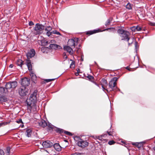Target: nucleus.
<instances>
[{
    "label": "nucleus",
    "mask_w": 155,
    "mask_h": 155,
    "mask_svg": "<svg viewBox=\"0 0 155 155\" xmlns=\"http://www.w3.org/2000/svg\"><path fill=\"white\" fill-rule=\"evenodd\" d=\"M108 30H109L110 31L114 33L115 31V28H108L104 29L103 31H108Z\"/></svg>",
    "instance_id": "obj_31"
},
{
    "label": "nucleus",
    "mask_w": 155,
    "mask_h": 155,
    "mask_svg": "<svg viewBox=\"0 0 155 155\" xmlns=\"http://www.w3.org/2000/svg\"><path fill=\"white\" fill-rule=\"evenodd\" d=\"M101 31V30L99 29H95L93 30L88 31L86 32V34L87 35H91L100 32Z\"/></svg>",
    "instance_id": "obj_13"
},
{
    "label": "nucleus",
    "mask_w": 155,
    "mask_h": 155,
    "mask_svg": "<svg viewBox=\"0 0 155 155\" xmlns=\"http://www.w3.org/2000/svg\"><path fill=\"white\" fill-rule=\"evenodd\" d=\"M27 65L28 67V70L29 71H32V65L31 63V61L30 60L28 59L26 60V62Z\"/></svg>",
    "instance_id": "obj_15"
},
{
    "label": "nucleus",
    "mask_w": 155,
    "mask_h": 155,
    "mask_svg": "<svg viewBox=\"0 0 155 155\" xmlns=\"http://www.w3.org/2000/svg\"><path fill=\"white\" fill-rule=\"evenodd\" d=\"M7 101V98L4 96H1L0 97V102H5Z\"/></svg>",
    "instance_id": "obj_30"
},
{
    "label": "nucleus",
    "mask_w": 155,
    "mask_h": 155,
    "mask_svg": "<svg viewBox=\"0 0 155 155\" xmlns=\"http://www.w3.org/2000/svg\"><path fill=\"white\" fill-rule=\"evenodd\" d=\"M49 47L51 49H57L58 48H62L60 46L55 44H50Z\"/></svg>",
    "instance_id": "obj_14"
},
{
    "label": "nucleus",
    "mask_w": 155,
    "mask_h": 155,
    "mask_svg": "<svg viewBox=\"0 0 155 155\" xmlns=\"http://www.w3.org/2000/svg\"><path fill=\"white\" fill-rule=\"evenodd\" d=\"M105 135H106V134H104V135H101V136H98V139L99 140H102V137H104V136H105Z\"/></svg>",
    "instance_id": "obj_44"
},
{
    "label": "nucleus",
    "mask_w": 155,
    "mask_h": 155,
    "mask_svg": "<svg viewBox=\"0 0 155 155\" xmlns=\"http://www.w3.org/2000/svg\"><path fill=\"white\" fill-rule=\"evenodd\" d=\"M47 126L49 127V128H50L51 129L54 130V128L55 127L52 124H51L50 123H48V124H47Z\"/></svg>",
    "instance_id": "obj_32"
},
{
    "label": "nucleus",
    "mask_w": 155,
    "mask_h": 155,
    "mask_svg": "<svg viewBox=\"0 0 155 155\" xmlns=\"http://www.w3.org/2000/svg\"><path fill=\"white\" fill-rule=\"evenodd\" d=\"M136 31H140L142 29V28L140 26H136Z\"/></svg>",
    "instance_id": "obj_38"
},
{
    "label": "nucleus",
    "mask_w": 155,
    "mask_h": 155,
    "mask_svg": "<svg viewBox=\"0 0 155 155\" xmlns=\"http://www.w3.org/2000/svg\"><path fill=\"white\" fill-rule=\"evenodd\" d=\"M16 122L18 124H20V123H22L21 119H19L18 120L16 121Z\"/></svg>",
    "instance_id": "obj_45"
},
{
    "label": "nucleus",
    "mask_w": 155,
    "mask_h": 155,
    "mask_svg": "<svg viewBox=\"0 0 155 155\" xmlns=\"http://www.w3.org/2000/svg\"><path fill=\"white\" fill-rule=\"evenodd\" d=\"M7 91L6 90L5 88L3 87H0V95H2L4 94V93H7Z\"/></svg>",
    "instance_id": "obj_24"
},
{
    "label": "nucleus",
    "mask_w": 155,
    "mask_h": 155,
    "mask_svg": "<svg viewBox=\"0 0 155 155\" xmlns=\"http://www.w3.org/2000/svg\"><path fill=\"white\" fill-rule=\"evenodd\" d=\"M78 38H77V41H76V43H78Z\"/></svg>",
    "instance_id": "obj_58"
},
{
    "label": "nucleus",
    "mask_w": 155,
    "mask_h": 155,
    "mask_svg": "<svg viewBox=\"0 0 155 155\" xmlns=\"http://www.w3.org/2000/svg\"><path fill=\"white\" fill-rule=\"evenodd\" d=\"M150 24L151 26H155V23H154L150 22Z\"/></svg>",
    "instance_id": "obj_51"
},
{
    "label": "nucleus",
    "mask_w": 155,
    "mask_h": 155,
    "mask_svg": "<svg viewBox=\"0 0 155 155\" xmlns=\"http://www.w3.org/2000/svg\"><path fill=\"white\" fill-rule=\"evenodd\" d=\"M64 134H66L67 135H68L69 136H72V133L70 132H68L67 131H64Z\"/></svg>",
    "instance_id": "obj_39"
},
{
    "label": "nucleus",
    "mask_w": 155,
    "mask_h": 155,
    "mask_svg": "<svg viewBox=\"0 0 155 155\" xmlns=\"http://www.w3.org/2000/svg\"><path fill=\"white\" fill-rule=\"evenodd\" d=\"M135 144V145L136 146H137L138 147H139L138 146V145H139V144L138 143H136L135 144Z\"/></svg>",
    "instance_id": "obj_54"
},
{
    "label": "nucleus",
    "mask_w": 155,
    "mask_h": 155,
    "mask_svg": "<svg viewBox=\"0 0 155 155\" xmlns=\"http://www.w3.org/2000/svg\"><path fill=\"white\" fill-rule=\"evenodd\" d=\"M86 77L88 79V80L91 82H93L94 81V78L91 75H88Z\"/></svg>",
    "instance_id": "obj_29"
},
{
    "label": "nucleus",
    "mask_w": 155,
    "mask_h": 155,
    "mask_svg": "<svg viewBox=\"0 0 155 155\" xmlns=\"http://www.w3.org/2000/svg\"><path fill=\"white\" fill-rule=\"evenodd\" d=\"M44 29V26L41 24L37 23L34 27V33L36 35H39L42 32Z\"/></svg>",
    "instance_id": "obj_3"
},
{
    "label": "nucleus",
    "mask_w": 155,
    "mask_h": 155,
    "mask_svg": "<svg viewBox=\"0 0 155 155\" xmlns=\"http://www.w3.org/2000/svg\"><path fill=\"white\" fill-rule=\"evenodd\" d=\"M76 70L77 71V73H80V69L79 68H77Z\"/></svg>",
    "instance_id": "obj_52"
},
{
    "label": "nucleus",
    "mask_w": 155,
    "mask_h": 155,
    "mask_svg": "<svg viewBox=\"0 0 155 155\" xmlns=\"http://www.w3.org/2000/svg\"><path fill=\"white\" fill-rule=\"evenodd\" d=\"M153 149L154 151H155V146L153 147Z\"/></svg>",
    "instance_id": "obj_60"
},
{
    "label": "nucleus",
    "mask_w": 155,
    "mask_h": 155,
    "mask_svg": "<svg viewBox=\"0 0 155 155\" xmlns=\"http://www.w3.org/2000/svg\"><path fill=\"white\" fill-rule=\"evenodd\" d=\"M64 50L67 51L68 52L69 54L72 55L73 54L74 51L72 48L70 46H65L64 47Z\"/></svg>",
    "instance_id": "obj_12"
},
{
    "label": "nucleus",
    "mask_w": 155,
    "mask_h": 155,
    "mask_svg": "<svg viewBox=\"0 0 155 155\" xmlns=\"http://www.w3.org/2000/svg\"><path fill=\"white\" fill-rule=\"evenodd\" d=\"M75 138L78 139L77 144L79 147L84 148L88 145V143L86 141L78 137H76Z\"/></svg>",
    "instance_id": "obj_4"
},
{
    "label": "nucleus",
    "mask_w": 155,
    "mask_h": 155,
    "mask_svg": "<svg viewBox=\"0 0 155 155\" xmlns=\"http://www.w3.org/2000/svg\"><path fill=\"white\" fill-rule=\"evenodd\" d=\"M52 33L54 34H56L57 35H61V34L57 30H54L52 31Z\"/></svg>",
    "instance_id": "obj_35"
},
{
    "label": "nucleus",
    "mask_w": 155,
    "mask_h": 155,
    "mask_svg": "<svg viewBox=\"0 0 155 155\" xmlns=\"http://www.w3.org/2000/svg\"><path fill=\"white\" fill-rule=\"evenodd\" d=\"M92 82L93 83H94L96 85H97V86L98 87H100V86H99V85L98 84H97L94 81H93Z\"/></svg>",
    "instance_id": "obj_50"
},
{
    "label": "nucleus",
    "mask_w": 155,
    "mask_h": 155,
    "mask_svg": "<svg viewBox=\"0 0 155 155\" xmlns=\"http://www.w3.org/2000/svg\"><path fill=\"white\" fill-rule=\"evenodd\" d=\"M10 148L9 147H8L6 149V154L7 155H9L10 152Z\"/></svg>",
    "instance_id": "obj_40"
},
{
    "label": "nucleus",
    "mask_w": 155,
    "mask_h": 155,
    "mask_svg": "<svg viewBox=\"0 0 155 155\" xmlns=\"http://www.w3.org/2000/svg\"><path fill=\"white\" fill-rule=\"evenodd\" d=\"M30 75L31 77V79L32 81L35 83L37 82V77L33 73H31Z\"/></svg>",
    "instance_id": "obj_16"
},
{
    "label": "nucleus",
    "mask_w": 155,
    "mask_h": 155,
    "mask_svg": "<svg viewBox=\"0 0 155 155\" xmlns=\"http://www.w3.org/2000/svg\"><path fill=\"white\" fill-rule=\"evenodd\" d=\"M42 145L45 148H48L52 147L53 143L50 141L48 140L43 142Z\"/></svg>",
    "instance_id": "obj_10"
},
{
    "label": "nucleus",
    "mask_w": 155,
    "mask_h": 155,
    "mask_svg": "<svg viewBox=\"0 0 155 155\" xmlns=\"http://www.w3.org/2000/svg\"><path fill=\"white\" fill-rule=\"evenodd\" d=\"M35 54V51L34 49L30 50L27 53L26 55L28 59L34 57Z\"/></svg>",
    "instance_id": "obj_11"
},
{
    "label": "nucleus",
    "mask_w": 155,
    "mask_h": 155,
    "mask_svg": "<svg viewBox=\"0 0 155 155\" xmlns=\"http://www.w3.org/2000/svg\"><path fill=\"white\" fill-rule=\"evenodd\" d=\"M115 142L113 140H110L108 142V144L110 145H112L114 144Z\"/></svg>",
    "instance_id": "obj_41"
},
{
    "label": "nucleus",
    "mask_w": 155,
    "mask_h": 155,
    "mask_svg": "<svg viewBox=\"0 0 155 155\" xmlns=\"http://www.w3.org/2000/svg\"><path fill=\"white\" fill-rule=\"evenodd\" d=\"M52 34H53L52 31L50 32V31H48L46 33V35L48 36H50Z\"/></svg>",
    "instance_id": "obj_43"
},
{
    "label": "nucleus",
    "mask_w": 155,
    "mask_h": 155,
    "mask_svg": "<svg viewBox=\"0 0 155 155\" xmlns=\"http://www.w3.org/2000/svg\"><path fill=\"white\" fill-rule=\"evenodd\" d=\"M29 25L30 26H31L33 25H34V24L32 21H30L29 23Z\"/></svg>",
    "instance_id": "obj_49"
},
{
    "label": "nucleus",
    "mask_w": 155,
    "mask_h": 155,
    "mask_svg": "<svg viewBox=\"0 0 155 155\" xmlns=\"http://www.w3.org/2000/svg\"><path fill=\"white\" fill-rule=\"evenodd\" d=\"M101 85L103 91L105 92L106 91L108 92L109 91L107 88V86L108 85L107 80L104 78H102L101 81Z\"/></svg>",
    "instance_id": "obj_8"
},
{
    "label": "nucleus",
    "mask_w": 155,
    "mask_h": 155,
    "mask_svg": "<svg viewBox=\"0 0 155 155\" xmlns=\"http://www.w3.org/2000/svg\"><path fill=\"white\" fill-rule=\"evenodd\" d=\"M53 145L54 148L57 151H59L61 150V147L59 143H55Z\"/></svg>",
    "instance_id": "obj_18"
},
{
    "label": "nucleus",
    "mask_w": 155,
    "mask_h": 155,
    "mask_svg": "<svg viewBox=\"0 0 155 155\" xmlns=\"http://www.w3.org/2000/svg\"><path fill=\"white\" fill-rule=\"evenodd\" d=\"M137 42H135V46L136 47L137 46Z\"/></svg>",
    "instance_id": "obj_57"
},
{
    "label": "nucleus",
    "mask_w": 155,
    "mask_h": 155,
    "mask_svg": "<svg viewBox=\"0 0 155 155\" xmlns=\"http://www.w3.org/2000/svg\"><path fill=\"white\" fill-rule=\"evenodd\" d=\"M113 20L112 17H110L106 21L105 25L106 26H107L110 25L112 22Z\"/></svg>",
    "instance_id": "obj_20"
},
{
    "label": "nucleus",
    "mask_w": 155,
    "mask_h": 155,
    "mask_svg": "<svg viewBox=\"0 0 155 155\" xmlns=\"http://www.w3.org/2000/svg\"><path fill=\"white\" fill-rule=\"evenodd\" d=\"M37 91L35 90L30 95L29 98L27 100V104H31V103H36L37 101Z\"/></svg>",
    "instance_id": "obj_2"
},
{
    "label": "nucleus",
    "mask_w": 155,
    "mask_h": 155,
    "mask_svg": "<svg viewBox=\"0 0 155 155\" xmlns=\"http://www.w3.org/2000/svg\"><path fill=\"white\" fill-rule=\"evenodd\" d=\"M55 79H44V81H42L41 82V84H43L46 83H48L51 81H54Z\"/></svg>",
    "instance_id": "obj_26"
},
{
    "label": "nucleus",
    "mask_w": 155,
    "mask_h": 155,
    "mask_svg": "<svg viewBox=\"0 0 155 155\" xmlns=\"http://www.w3.org/2000/svg\"><path fill=\"white\" fill-rule=\"evenodd\" d=\"M64 141H65L66 142H67L68 141H67V140H64Z\"/></svg>",
    "instance_id": "obj_62"
},
{
    "label": "nucleus",
    "mask_w": 155,
    "mask_h": 155,
    "mask_svg": "<svg viewBox=\"0 0 155 155\" xmlns=\"http://www.w3.org/2000/svg\"><path fill=\"white\" fill-rule=\"evenodd\" d=\"M104 140V139L102 137V140H101L102 141H103Z\"/></svg>",
    "instance_id": "obj_61"
},
{
    "label": "nucleus",
    "mask_w": 155,
    "mask_h": 155,
    "mask_svg": "<svg viewBox=\"0 0 155 155\" xmlns=\"http://www.w3.org/2000/svg\"><path fill=\"white\" fill-rule=\"evenodd\" d=\"M4 151L1 149H0V155H4Z\"/></svg>",
    "instance_id": "obj_46"
},
{
    "label": "nucleus",
    "mask_w": 155,
    "mask_h": 155,
    "mask_svg": "<svg viewBox=\"0 0 155 155\" xmlns=\"http://www.w3.org/2000/svg\"><path fill=\"white\" fill-rule=\"evenodd\" d=\"M117 32L120 36L121 38V40L127 41L129 45L131 44L134 41H135L134 38H132V41H129V40H130V38L129 37L130 34L128 31L122 29H120L118 30Z\"/></svg>",
    "instance_id": "obj_1"
},
{
    "label": "nucleus",
    "mask_w": 155,
    "mask_h": 155,
    "mask_svg": "<svg viewBox=\"0 0 155 155\" xmlns=\"http://www.w3.org/2000/svg\"><path fill=\"white\" fill-rule=\"evenodd\" d=\"M131 29L133 31L135 32L136 31V26H134L132 27H131Z\"/></svg>",
    "instance_id": "obj_42"
},
{
    "label": "nucleus",
    "mask_w": 155,
    "mask_h": 155,
    "mask_svg": "<svg viewBox=\"0 0 155 155\" xmlns=\"http://www.w3.org/2000/svg\"><path fill=\"white\" fill-rule=\"evenodd\" d=\"M39 125L43 127H46L47 125V122L44 120H42L39 123Z\"/></svg>",
    "instance_id": "obj_19"
},
{
    "label": "nucleus",
    "mask_w": 155,
    "mask_h": 155,
    "mask_svg": "<svg viewBox=\"0 0 155 155\" xmlns=\"http://www.w3.org/2000/svg\"><path fill=\"white\" fill-rule=\"evenodd\" d=\"M28 112L35 113L37 112L36 103H31V104H27Z\"/></svg>",
    "instance_id": "obj_6"
},
{
    "label": "nucleus",
    "mask_w": 155,
    "mask_h": 155,
    "mask_svg": "<svg viewBox=\"0 0 155 155\" xmlns=\"http://www.w3.org/2000/svg\"><path fill=\"white\" fill-rule=\"evenodd\" d=\"M51 30H52V28L50 26H48L45 29V30L46 31H51Z\"/></svg>",
    "instance_id": "obj_36"
},
{
    "label": "nucleus",
    "mask_w": 155,
    "mask_h": 155,
    "mask_svg": "<svg viewBox=\"0 0 155 155\" xmlns=\"http://www.w3.org/2000/svg\"><path fill=\"white\" fill-rule=\"evenodd\" d=\"M75 41L73 39H70L68 41V44L71 47L74 48L75 46Z\"/></svg>",
    "instance_id": "obj_17"
},
{
    "label": "nucleus",
    "mask_w": 155,
    "mask_h": 155,
    "mask_svg": "<svg viewBox=\"0 0 155 155\" xmlns=\"http://www.w3.org/2000/svg\"><path fill=\"white\" fill-rule=\"evenodd\" d=\"M74 64L72 63L70 65V67H71L72 66H73Z\"/></svg>",
    "instance_id": "obj_56"
},
{
    "label": "nucleus",
    "mask_w": 155,
    "mask_h": 155,
    "mask_svg": "<svg viewBox=\"0 0 155 155\" xmlns=\"http://www.w3.org/2000/svg\"><path fill=\"white\" fill-rule=\"evenodd\" d=\"M28 88L24 87H21L19 89V94L22 96H24L28 93Z\"/></svg>",
    "instance_id": "obj_7"
},
{
    "label": "nucleus",
    "mask_w": 155,
    "mask_h": 155,
    "mask_svg": "<svg viewBox=\"0 0 155 155\" xmlns=\"http://www.w3.org/2000/svg\"><path fill=\"white\" fill-rule=\"evenodd\" d=\"M52 41H53V40H51V43H52Z\"/></svg>",
    "instance_id": "obj_64"
},
{
    "label": "nucleus",
    "mask_w": 155,
    "mask_h": 155,
    "mask_svg": "<svg viewBox=\"0 0 155 155\" xmlns=\"http://www.w3.org/2000/svg\"><path fill=\"white\" fill-rule=\"evenodd\" d=\"M13 67V64H11L9 66V67L10 68H12Z\"/></svg>",
    "instance_id": "obj_53"
},
{
    "label": "nucleus",
    "mask_w": 155,
    "mask_h": 155,
    "mask_svg": "<svg viewBox=\"0 0 155 155\" xmlns=\"http://www.w3.org/2000/svg\"><path fill=\"white\" fill-rule=\"evenodd\" d=\"M54 130L57 133L59 134H61L63 133L64 132V130L63 129L56 127H55Z\"/></svg>",
    "instance_id": "obj_21"
},
{
    "label": "nucleus",
    "mask_w": 155,
    "mask_h": 155,
    "mask_svg": "<svg viewBox=\"0 0 155 155\" xmlns=\"http://www.w3.org/2000/svg\"><path fill=\"white\" fill-rule=\"evenodd\" d=\"M79 74L77 72L75 73V74L76 76H78L79 75Z\"/></svg>",
    "instance_id": "obj_55"
},
{
    "label": "nucleus",
    "mask_w": 155,
    "mask_h": 155,
    "mask_svg": "<svg viewBox=\"0 0 155 155\" xmlns=\"http://www.w3.org/2000/svg\"><path fill=\"white\" fill-rule=\"evenodd\" d=\"M16 63L18 66L22 67V65L23 64V61L21 59H19L17 61Z\"/></svg>",
    "instance_id": "obj_28"
},
{
    "label": "nucleus",
    "mask_w": 155,
    "mask_h": 155,
    "mask_svg": "<svg viewBox=\"0 0 155 155\" xmlns=\"http://www.w3.org/2000/svg\"><path fill=\"white\" fill-rule=\"evenodd\" d=\"M107 132L109 136H111L112 135V132H111V131H107Z\"/></svg>",
    "instance_id": "obj_48"
},
{
    "label": "nucleus",
    "mask_w": 155,
    "mask_h": 155,
    "mask_svg": "<svg viewBox=\"0 0 155 155\" xmlns=\"http://www.w3.org/2000/svg\"><path fill=\"white\" fill-rule=\"evenodd\" d=\"M21 85L22 87H26L28 86L30 84V79L27 78L21 79Z\"/></svg>",
    "instance_id": "obj_9"
},
{
    "label": "nucleus",
    "mask_w": 155,
    "mask_h": 155,
    "mask_svg": "<svg viewBox=\"0 0 155 155\" xmlns=\"http://www.w3.org/2000/svg\"><path fill=\"white\" fill-rule=\"evenodd\" d=\"M64 56L65 57V58H67V56L66 55V54L64 55Z\"/></svg>",
    "instance_id": "obj_59"
},
{
    "label": "nucleus",
    "mask_w": 155,
    "mask_h": 155,
    "mask_svg": "<svg viewBox=\"0 0 155 155\" xmlns=\"http://www.w3.org/2000/svg\"><path fill=\"white\" fill-rule=\"evenodd\" d=\"M8 124V122H2L0 123V127L3 126H5Z\"/></svg>",
    "instance_id": "obj_37"
},
{
    "label": "nucleus",
    "mask_w": 155,
    "mask_h": 155,
    "mask_svg": "<svg viewBox=\"0 0 155 155\" xmlns=\"http://www.w3.org/2000/svg\"><path fill=\"white\" fill-rule=\"evenodd\" d=\"M11 86L10 84V82L6 83L5 85V88L7 92L8 91V90L11 88Z\"/></svg>",
    "instance_id": "obj_23"
},
{
    "label": "nucleus",
    "mask_w": 155,
    "mask_h": 155,
    "mask_svg": "<svg viewBox=\"0 0 155 155\" xmlns=\"http://www.w3.org/2000/svg\"><path fill=\"white\" fill-rule=\"evenodd\" d=\"M10 84L11 88H15L17 86L18 84V83L16 81L10 82Z\"/></svg>",
    "instance_id": "obj_27"
},
{
    "label": "nucleus",
    "mask_w": 155,
    "mask_h": 155,
    "mask_svg": "<svg viewBox=\"0 0 155 155\" xmlns=\"http://www.w3.org/2000/svg\"><path fill=\"white\" fill-rule=\"evenodd\" d=\"M48 48L45 47H42L41 48V51L43 53L47 52Z\"/></svg>",
    "instance_id": "obj_33"
},
{
    "label": "nucleus",
    "mask_w": 155,
    "mask_h": 155,
    "mask_svg": "<svg viewBox=\"0 0 155 155\" xmlns=\"http://www.w3.org/2000/svg\"><path fill=\"white\" fill-rule=\"evenodd\" d=\"M118 80L117 77L113 78L110 81L109 83V86L112 90H114V88L116 87L117 81Z\"/></svg>",
    "instance_id": "obj_5"
},
{
    "label": "nucleus",
    "mask_w": 155,
    "mask_h": 155,
    "mask_svg": "<svg viewBox=\"0 0 155 155\" xmlns=\"http://www.w3.org/2000/svg\"><path fill=\"white\" fill-rule=\"evenodd\" d=\"M126 69H128V67H127L126 68Z\"/></svg>",
    "instance_id": "obj_63"
},
{
    "label": "nucleus",
    "mask_w": 155,
    "mask_h": 155,
    "mask_svg": "<svg viewBox=\"0 0 155 155\" xmlns=\"http://www.w3.org/2000/svg\"><path fill=\"white\" fill-rule=\"evenodd\" d=\"M41 42L42 45L45 46L47 45L50 43V42H49L48 41L45 39L42 40Z\"/></svg>",
    "instance_id": "obj_25"
},
{
    "label": "nucleus",
    "mask_w": 155,
    "mask_h": 155,
    "mask_svg": "<svg viewBox=\"0 0 155 155\" xmlns=\"http://www.w3.org/2000/svg\"><path fill=\"white\" fill-rule=\"evenodd\" d=\"M81 153L76 152L71 154V155H81Z\"/></svg>",
    "instance_id": "obj_47"
},
{
    "label": "nucleus",
    "mask_w": 155,
    "mask_h": 155,
    "mask_svg": "<svg viewBox=\"0 0 155 155\" xmlns=\"http://www.w3.org/2000/svg\"><path fill=\"white\" fill-rule=\"evenodd\" d=\"M26 135L27 136L29 137H31V136L32 130L30 129H28L26 130Z\"/></svg>",
    "instance_id": "obj_22"
},
{
    "label": "nucleus",
    "mask_w": 155,
    "mask_h": 155,
    "mask_svg": "<svg viewBox=\"0 0 155 155\" xmlns=\"http://www.w3.org/2000/svg\"><path fill=\"white\" fill-rule=\"evenodd\" d=\"M126 8L128 9H131L132 8V7L131 4L130 3H128L126 5Z\"/></svg>",
    "instance_id": "obj_34"
}]
</instances>
